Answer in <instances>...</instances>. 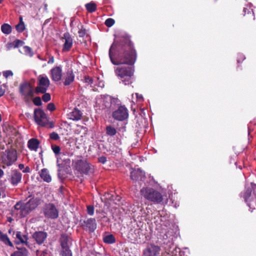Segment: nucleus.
I'll return each instance as SVG.
<instances>
[{
	"mask_svg": "<svg viewBox=\"0 0 256 256\" xmlns=\"http://www.w3.org/2000/svg\"><path fill=\"white\" fill-rule=\"evenodd\" d=\"M122 45L124 53L119 56L118 60H116L113 58L114 54L116 48V46L114 42L111 46L109 50V56L112 62L114 65L121 64H133L136 60V55L132 44L130 42L126 40V42H124V44Z\"/></svg>",
	"mask_w": 256,
	"mask_h": 256,
	"instance_id": "f257e3e1",
	"label": "nucleus"
},
{
	"mask_svg": "<svg viewBox=\"0 0 256 256\" xmlns=\"http://www.w3.org/2000/svg\"><path fill=\"white\" fill-rule=\"evenodd\" d=\"M40 200L37 198H31L28 202L24 203L17 202L14 206V208L20 211L22 217H24L34 210L39 204Z\"/></svg>",
	"mask_w": 256,
	"mask_h": 256,
	"instance_id": "f03ea898",
	"label": "nucleus"
},
{
	"mask_svg": "<svg viewBox=\"0 0 256 256\" xmlns=\"http://www.w3.org/2000/svg\"><path fill=\"white\" fill-rule=\"evenodd\" d=\"M134 72L132 68L124 66H119L115 69L116 75L122 80V82L125 85L132 83Z\"/></svg>",
	"mask_w": 256,
	"mask_h": 256,
	"instance_id": "7ed1b4c3",
	"label": "nucleus"
},
{
	"mask_svg": "<svg viewBox=\"0 0 256 256\" xmlns=\"http://www.w3.org/2000/svg\"><path fill=\"white\" fill-rule=\"evenodd\" d=\"M140 194L146 200L154 204H160L163 200L162 194L152 188H143L140 190Z\"/></svg>",
	"mask_w": 256,
	"mask_h": 256,
	"instance_id": "20e7f679",
	"label": "nucleus"
},
{
	"mask_svg": "<svg viewBox=\"0 0 256 256\" xmlns=\"http://www.w3.org/2000/svg\"><path fill=\"white\" fill-rule=\"evenodd\" d=\"M254 190V194H256V184L251 183L250 186H246L245 190L243 193L241 194V196L243 197L246 202L247 203L248 206L250 207L251 212L256 208V200H252L250 198L252 196V190Z\"/></svg>",
	"mask_w": 256,
	"mask_h": 256,
	"instance_id": "39448f33",
	"label": "nucleus"
},
{
	"mask_svg": "<svg viewBox=\"0 0 256 256\" xmlns=\"http://www.w3.org/2000/svg\"><path fill=\"white\" fill-rule=\"evenodd\" d=\"M74 168L80 174L86 175L94 172V168L86 160H78L76 161L74 164Z\"/></svg>",
	"mask_w": 256,
	"mask_h": 256,
	"instance_id": "423d86ee",
	"label": "nucleus"
},
{
	"mask_svg": "<svg viewBox=\"0 0 256 256\" xmlns=\"http://www.w3.org/2000/svg\"><path fill=\"white\" fill-rule=\"evenodd\" d=\"M17 159L16 152L13 148L6 150L2 155V160L4 164L3 168L5 166H11Z\"/></svg>",
	"mask_w": 256,
	"mask_h": 256,
	"instance_id": "0eeeda50",
	"label": "nucleus"
},
{
	"mask_svg": "<svg viewBox=\"0 0 256 256\" xmlns=\"http://www.w3.org/2000/svg\"><path fill=\"white\" fill-rule=\"evenodd\" d=\"M42 213L46 218L55 219L58 216V211L52 204H46L42 208Z\"/></svg>",
	"mask_w": 256,
	"mask_h": 256,
	"instance_id": "6e6552de",
	"label": "nucleus"
},
{
	"mask_svg": "<svg viewBox=\"0 0 256 256\" xmlns=\"http://www.w3.org/2000/svg\"><path fill=\"white\" fill-rule=\"evenodd\" d=\"M118 102L120 101L117 98H112L109 95L101 96L97 100V103L102 107V108H110L112 104H115Z\"/></svg>",
	"mask_w": 256,
	"mask_h": 256,
	"instance_id": "1a4fd4ad",
	"label": "nucleus"
},
{
	"mask_svg": "<svg viewBox=\"0 0 256 256\" xmlns=\"http://www.w3.org/2000/svg\"><path fill=\"white\" fill-rule=\"evenodd\" d=\"M50 85V81L46 76L40 75L38 78V86L36 88V92L45 93Z\"/></svg>",
	"mask_w": 256,
	"mask_h": 256,
	"instance_id": "9d476101",
	"label": "nucleus"
},
{
	"mask_svg": "<svg viewBox=\"0 0 256 256\" xmlns=\"http://www.w3.org/2000/svg\"><path fill=\"white\" fill-rule=\"evenodd\" d=\"M34 118L36 123L41 126H46L48 124L46 115L41 109L34 110Z\"/></svg>",
	"mask_w": 256,
	"mask_h": 256,
	"instance_id": "9b49d317",
	"label": "nucleus"
},
{
	"mask_svg": "<svg viewBox=\"0 0 256 256\" xmlns=\"http://www.w3.org/2000/svg\"><path fill=\"white\" fill-rule=\"evenodd\" d=\"M112 116L116 120H124L128 116V110L124 106H121L112 112Z\"/></svg>",
	"mask_w": 256,
	"mask_h": 256,
	"instance_id": "f8f14e48",
	"label": "nucleus"
},
{
	"mask_svg": "<svg viewBox=\"0 0 256 256\" xmlns=\"http://www.w3.org/2000/svg\"><path fill=\"white\" fill-rule=\"evenodd\" d=\"M20 92L26 100H28L33 96L34 92L32 88L30 85L27 82L22 84L20 85Z\"/></svg>",
	"mask_w": 256,
	"mask_h": 256,
	"instance_id": "ddd939ff",
	"label": "nucleus"
},
{
	"mask_svg": "<svg viewBox=\"0 0 256 256\" xmlns=\"http://www.w3.org/2000/svg\"><path fill=\"white\" fill-rule=\"evenodd\" d=\"M161 248L160 246L154 244H148L143 250L144 256H158Z\"/></svg>",
	"mask_w": 256,
	"mask_h": 256,
	"instance_id": "4468645a",
	"label": "nucleus"
},
{
	"mask_svg": "<svg viewBox=\"0 0 256 256\" xmlns=\"http://www.w3.org/2000/svg\"><path fill=\"white\" fill-rule=\"evenodd\" d=\"M22 174L17 170H14L11 172L8 176V180L14 186H16L22 180Z\"/></svg>",
	"mask_w": 256,
	"mask_h": 256,
	"instance_id": "2eb2a0df",
	"label": "nucleus"
},
{
	"mask_svg": "<svg viewBox=\"0 0 256 256\" xmlns=\"http://www.w3.org/2000/svg\"><path fill=\"white\" fill-rule=\"evenodd\" d=\"M130 178L134 181H143L145 178V173L140 168H135L130 172Z\"/></svg>",
	"mask_w": 256,
	"mask_h": 256,
	"instance_id": "dca6fc26",
	"label": "nucleus"
},
{
	"mask_svg": "<svg viewBox=\"0 0 256 256\" xmlns=\"http://www.w3.org/2000/svg\"><path fill=\"white\" fill-rule=\"evenodd\" d=\"M84 228L90 232H94L96 228V223L94 218H90L84 222Z\"/></svg>",
	"mask_w": 256,
	"mask_h": 256,
	"instance_id": "f3484780",
	"label": "nucleus"
},
{
	"mask_svg": "<svg viewBox=\"0 0 256 256\" xmlns=\"http://www.w3.org/2000/svg\"><path fill=\"white\" fill-rule=\"evenodd\" d=\"M51 78L54 82H58L61 80L62 76V70L60 66H56L50 70Z\"/></svg>",
	"mask_w": 256,
	"mask_h": 256,
	"instance_id": "a211bd4d",
	"label": "nucleus"
},
{
	"mask_svg": "<svg viewBox=\"0 0 256 256\" xmlns=\"http://www.w3.org/2000/svg\"><path fill=\"white\" fill-rule=\"evenodd\" d=\"M62 39L64 42L63 50H69L72 44V40L70 37V34L68 32L64 33L63 35Z\"/></svg>",
	"mask_w": 256,
	"mask_h": 256,
	"instance_id": "6ab92c4d",
	"label": "nucleus"
},
{
	"mask_svg": "<svg viewBox=\"0 0 256 256\" xmlns=\"http://www.w3.org/2000/svg\"><path fill=\"white\" fill-rule=\"evenodd\" d=\"M51 147L56 158L58 166H60L61 164V161L62 160V157L64 156L65 154L63 152H60V148L59 146L56 144H52Z\"/></svg>",
	"mask_w": 256,
	"mask_h": 256,
	"instance_id": "aec40b11",
	"label": "nucleus"
},
{
	"mask_svg": "<svg viewBox=\"0 0 256 256\" xmlns=\"http://www.w3.org/2000/svg\"><path fill=\"white\" fill-rule=\"evenodd\" d=\"M32 237L37 244H40L44 243L46 240L47 237V234L42 231L36 232L33 234Z\"/></svg>",
	"mask_w": 256,
	"mask_h": 256,
	"instance_id": "412c9836",
	"label": "nucleus"
},
{
	"mask_svg": "<svg viewBox=\"0 0 256 256\" xmlns=\"http://www.w3.org/2000/svg\"><path fill=\"white\" fill-rule=\"evenodd\" d=\"M68 116L70 118L73 120H78L82 118V113L78 109L74 108L69 114Z\"/></svg>",
	"mask_w": 256,
	"mask_h": 256,
	"instance_id": "4be33fe9",
	"label": "nucleus"
},
{
	"mask_svg": "<svg viewBox=\"0 0 256 256\" xmlns=\"http://www.w3.org/2000/svg\"><path fill=\"white\" fill-rule=\"evenodd\" d=\"M40 176L41 178L46 182H50L52 181V177L46 168L42 169L40 172Z\"/></svg>",
	"mask_w": 256,
	"mask_h": 256,
	"instance_id": "5701e85b",
	"label": "nucleus"
},
{
	"mask_svg": "<svg viewBox=\"0 0 256 256\" xmlns=\"http://www.w3.org/2000/svg\"><path fill=\"white\" fill-rule=\"evenodd\" d=\"M74 78V75L72 71H68L64 76V84L68 86L73 82Z\"/></svg>",
	"mask_w": 256,
	"mask_h": 256,
	"instance_id": "b1692460",
	"label": "nucleus"
},
{
	"mask_svg": "<svg viewBox=\"0 0 256 256\" xmlns=\"http://www.w3.org/2000/svg\"><path fill=\"white\" fill-rule=\"evenodd\" d=\"M28 144L30 149L36 151L39 146V142L36 138H32L28 141Z\"/></svg>",
	"mask_w": 256,
	"mask_h": 256,
	"instance_id": "393cba45",
	"label": "nucleus"
},
{
	"mask_svg": "<svg viewBox=\"0 0 256 256\" xmlns=\"http://www.w3.org/2000/svg\"><path fill=\"white\" fill-rule=\"evenodd\" d=\"M60 240V242L62 248L69 247V244L70 243V239L67 235H62Z\"/></svg>",
	"mask_w": 256,
	"mask_h": 256,
	"instance_id": "a878e982",
	"label": "nucleus"
},
{
	"mask_svg": "<svg viewBox=\"0 0 256 256\" xmlns=\"http://www.w3.org/2000/svg\"><path fill=\"white\" fill-rule=\"evenodd\" d=\"M0 240L6 244L10 246H13L12 242L10 241L8 236L2 234L1 232H0Z\"/></svg>",
	"mask_w": 256,
	"mask_h": 256,
	"instance_id": "bb28decb",
	"label": "nucleus"
},
{
	"mask_svg": "<svg viewBox=\"0 0 256 256\" xmlns=\"http://www.w3.org/2000/svg\"><path fill=\"white\" fill-rule=\"evenodd\" d=\"M16 238L20 241V242L22 244H25L27 245L28 238L26 235L22 234L21 232H18L16 234Z\"/></svg>",
	"mask_w": 256,
	"mask_h": 256,
	"instance_id": "cd10ccee",
	"label": "nucleus"
},
{
	"mask_svg": "<svg viewBox=\"0 0 256 256\" xmlns=\"http://www.w3.org/2000/svg\"><path fill=\"white\" fill-rule=\"evenodd\" d=\"M18 250L15 252L13 253L11 256H26L28 254V251L25 248H18Z\"/></svg>",
	"mask_w": 256,
	"mask_h": 256,
	"instance_id": "c85d7f7f",
	"label": "nucleus"
},
{
	"mask_svg": "<svg viewBox=\"0 0 256 256\" xmlns=\"http://www.w3.org/2000/svg\"><path fill=\"white\" fill-rule=\"evenodd\" d=\"M1 30L4 34H8L12 32V27L8 24H4L1 26Z\"/></svg>",
	"mask_w": 256,
	"mask_h": 256,
	"instance_id": "c756f323",
	"label": "nucleus"
},
{
	"mask_svg": "<svg viewBox=\"0 0 256 256\" xmlns=\"http://www.w3.org/2000/svg\"><path fill=\"white\" fill-rule=\"evenodd\" d=\"M85 6L87 10L90 12H93L96 9V4L93 2L86 4Z\"/></svg>",
	"mask_w": 256,
	"mask_h": 256,
	"instance_id": "7c9ffc66",
	"label": "nucleus"
},
{
	"mask_svg": "<svg viewBox=\"0 0 256 256\" xmlns=\"http://www.w3.org/2000/svg\"><path fill=\"white\" fill-rule=\"evenodd\" d=\"M104 242L106 244H113L115 242L116 240L114 236L112 234H109L105 236L103 238Z\"/></svg>",
	"mask_w": 256,
	"mask_h": 256,
	"instance_id": "2f4dec72",
	"label": "nucleus"
},
{
	"mask_svg": "<svg viewBox=\"0 0 256 256\" xmlns=\"http://www.w3.org/2000/svg\"><path fill=\"white\" fill-rule=\"evenodd\" d=\"M60 252L61 256H72V254L69 247L62 248Z\"/></svg>",
	"mask_w": 256,
	"mask_h": 256,
	"instance_id": "473e14b6",
	"label": "nucleus"
},
{
	"mask_svg": "<svg viewBox=\"0 0 256 256\" xmlns=\"http://www.w3.org/2000/svg\"><path fill=\"white\" fill-rule=\"evenodd\" d=\"M106 132L108 136H113L116 134V130L114 128L111 126H108L106 128Z\"/></svg>",
	"mask_w": 256,
	"mask_h": 256,
	"instance_id": "72a5a7b5",
	"label": "nucleus"
},
{
	"mask_svg": "<svg viewBox=\"0 0 256 256\" xmlns=\"http://www.w3.org/2000/svg\"><path fill=\"white\" fill-rule=\"evenodd\" d=\"M23 49L25 54L30 57L32 56L34 54L30 47L28 46H24Z\"/></svg>",
	"mask_w": 256,
	"mask_h": 256,
	"instance_id": "f704fd0d",
	"label": "nucleus"
},
{
	"mask_svg": "<svg viewBox=\"0 0 256 256\" xmlns=\"http://www.w3.org/2000/svg\"><path fill=\"white\" fill-rule=\"evenodd\" d=\"M16 30L18 32H22L26 28L24 24H18L16 26Z\"/></svg>",
	"mask_w": 256,
	"mask_h": 256,
	"instance_id": "c9c22d12",
	"label": "nucleus"
},
{
	"mask_svg": "<svg viewBox=\"0 0 256 256\" xmlns=\"http://www.w3.org/2000/svg\"><path fill=\"white\" fill-rule=\"evenodd\" d=\"M2 75L6 79H8L9 77H12L14 74L12 70H7L2 72Z\"/></svg>",
	"mask_w": 256,
	"mask_h": 256,
	"instance_id": "e433bc0d",
	"label": "nucleus"
},
{
	"mask_svg": "<svg viewBox=\"0 0 256 256\" xmlns=\"http://www.w3.org/2000/svg\"><path fill=\"white\" fill-rule=\"evenodd\" d=\"M114 20L112 18H108L105 21V24L108 26L110 27L112 26L114 24Z\"/></svg>",
	"mask_w": 256,
	"mask_h": 256,
	"instance_id": "4c0bfd02",
	"label": "nucleus"
},
{
	"mask_svg": "<svg viewBox=\"0 0 256 256\" xmlns=\"http://www.w3.org/2000/svg\"><path fill=\"white\" fill-rule=\"evenodd\" d=\"M50 95L48 93H44L42 96V99L44 102H48L50 100Z\"/></svg>",
	"mask_w": 256,
	"mask_h": 256,
	"instance_id": "58836bf2",
	"label": "nucleus"
},
{
	"mask_svg": "<svg viewBox=\"0 0 256 256\" xmlns=\"http://www.w3.org/2000/svg\"><path fill=\"white\" fill-rule=\"evenodd\" d=\"M62 160L61 161V164L58 166H62L63 165H64V164H70V158H65L64 157H62Z\"/></svg>",
	"mask_w": 256,
	"mask_h": 256,
	"instance_id": "ea45409f",
	"label": "nucleus"
},
{
	"mask_svg": "<svg viewBox=\"0 0 256 256\" xmlns=\"http://www.w3.org/2000/svg\"><path fill=\"white\" fill-rule=\"evenodd\" d=\"M88 214L90 216H92L94 214V207L92 206H87Z\"/></svg>",
	"mask_w": 256,
	"mask_h": 256,
	"instance_id": "a19ab883",
	"label": "nucleus"
},
{
	"mask_svg": "<svg viewBox=\"0 0 256 256\" xmlns=\"http://www.w3.org/2000/svg\"><path fill=\"white\" fill-rule=\"evenodd\" d=\"M34 104L36 106H39L42 104L41 98L40 97H36L33 100Z\"/></svg>",
	"mask_w": 256,
	"mask_h": 256,
	"instance_id": "79ce46f5",
	"label": "nucleus"
},
{
	"mask_svg": "<svg viewBox=\"0 0 256 256\" xmlns=\"http://www.w3.org/2000/svg\"><path fill=\"white\" fill-rule=\"evenodd\" d=\"M50 138L54 140H58L60 138V136L56 132H52L50 134Z\"/></svg>",
	"mask_w": 256,
	"mask_h": 256,
	"instance_id": "37998d69",
	"label": "nucleus"
},
{
	"mask_svg": "<svg viewBox=\"0 0 256 256\" xmlns=\"http://www.w3.org/2000/svg\"><path fill=\"white\" fill-rule=\"evenodd\" d=\"M24 44V42H22L20 40H16L14 42V44H15L14 47L16 48V47H18L20 46H22Z\"/></svg>",
	"mask_w": 256,
	"mask_h": 256,
	"instance_id": "c03bdc74",
	"label": "nucleus"
},
{
	"mask_svg": "<svg viewBox=\"0 0 256 256\" xmlns=\"http://www.w3.org/2000/svg\"><path fill=\"white\" fill-rule=\"evenodd\" d=\"M85 82L87 83L88 84H92L93 82V80L90 77L86 76L84 78Z\"/></svg>",
	"mask_w": 256,
	"mask_h": 256,
	"instance_id": "a18cd8bd",
	"label": "nucleus"
},
{
	"mask_svg": "<svg viewBox=\"0 0 256 256\" xmlns=\"http://www.w3.org/2000/svg\"><path fill=\"white\" fill-rule=\"evenodd\" d=\"M47 108L48 110L52 111L55 109V106L54 104L50 103L48 104Z\"/></svg>",
	"mask_w": 256,
	"mask_h": 256,
	"instance_id": "49530a36",
	"label": "nucleus"
},
{
	"mask_svg": "<svg viewBox=\"0 0 256 256\" xmlns=\"http://www.w3.org/2000/svg\"><path fill=\"white\" fill-rule=\"evenodd\" d=\"M86 34V30L84 29H80L78 30L79 36L83 37Z\"/></svg>",
	"mask_w": 256,
	"mask_h": 256,
	"instance_id": "de8ad7c7",
	"label": "nucleus"
},
{
	"mask_svg": "<svg viewBox=\"0 0 256 256\" xmlns=\"http://www.w3.org/2000/svg\"><path fill=\"white\" fill-rule=\"evenodd\" d=\"M99 162L102 164H104L106 161V158L104 156H101L99 158Z\"/></svg>",
	"mask_w": 256,
	"mask_h": 256,
	"instance_id": "09e8293b",
	"label": "nucleus"
},
{
	"mask_svg": "<svg viewBox=\"0 0 256 256\" xmlns=\"http://www.w3.org/2000/svg\"><path fill=\"white\" fill-rule=\"evenodd\" d=\"M5 92V90L2 88H0V97L2 96Z\"/></svg>",
	"mask_w": 256,
	"mask_h": 256,
	"instance_id": "8fccbe9b",
	"label": "nucleus"
},
{
	"mask_svg": "<svg viewBox=\"0 0 256 256\" xmlns=\"http://www.w3.org/2000/svg\"><path fill=\"white\" fill-rule=\"evenodd\" d=\"M54 62V58L53 57H52L51 58H50V59L48 61V64H52Z\"/></svg>",
	"mask_w": 256,
	"mask_h": 256,
	"instance_id": "3c124183",
	"label": "nucleus"
},
{
	"mask_svg": "<svg viewBox=\"0 0 256 256\" xmlns=\"http://www.w3.org/2000/svg\"><path fill=\"white\" fill-rule=\"evenodd\" d=\"M19 20H20L19 24H24L23 21L22 17V16H20Z\"/></svg>",
	"mask_w": 256,
	"mask_h": 256,
	"instance_id": "603ef678",
	"label": "nucleus"
},
{
	"mask_svg": "<svg viewBox=\"0 0 256 256\" xmlns=\"http://www.w3.org/2000/svg\"><path fill=\"white\" fill-rule=\"evenodd\" d=\"M136 98L138 99H140V98H142V95L141 94H138V93H136Z\"/></svg>",
	"mask_w": 256,
	"mask_h": 256,
	"instance_id": "864d4df0",
	"label": "nucleus"
},
{
	"mask_svg": "<svg viewBox=\"0 0 256 256\" xmlns=\"http://www.w3.org/2000/svg\"><path fill=\"white\" fill-rule=\"evenodd\" d=\"M30 172V168L26 167L24 170H23L24 172Z\"/></svg>",
	"mask_w": 256,
	"mask_h": 256,
	"instance_id": "5fc2aeb1",
	"label": "nucleus"
},
{
	"mask_svg": "<svg viewBox=\"0 0 256 256\" xmlns=\"http://www.w3.org/2000/svg\"><path fill=\"white\" fill-rule=\"evenodd\" d=\"M18 167L20 169L22 170L24 168V165L23 164H20Z\"/></svg>",
	"mask_w": 256,
	"mask_h": 256,
	"instance_id": "6e6d98bb",
	"label": "nucleus"
},
{
	"mask_svg": "<svg viewBox=\"0 0 256 256\" xmlns=\"http://www.w3.org/2000/svg\"><path fill=\"white\" fill-rule=\"evenodd\" d=\"M4 174V172L2 170L0 169V177L2 176Z\"/></svg>",
	"mask_w": 256,
	"mask_h": 256,
	"instance_id": "4d7b16f0",
	"label": "nucleus"
},
{
	"mask_svg": "<svg viewBox=\"0 0 256 256\" xmlns=\"http://www.w3.org/2000/svg\"><path fill=\"white\" fill-rule=\"evenodd\" d=\"M54 126V124L52 122L50 123V128H53Z\"/></svg>",
	"mask_w": 256,
	"mask_h": 256,
	"instance_id": "13d9d810",
	"label": "nucleus"
},
{
	"mask_svg": "<svg viewBox=\"0 0 256 256\" xmlns=\"http://www.w3.org/2000/svg\"><path fill=\"white\" fill-rule=\"evenodd\" d=\"M246 10H247V8H244V14L246 13Z\"/></svg>",
	"mask_w": 256,
	"mask_h": 256,
	"instance_id": "bf43d9fd",
	"label": "nucleus"
},
{
	"mask_svg": "<svg viewBox=\"0 0 256 256\" xmlns=\"http://www.w3.org/2000/svg\"><path fill=\"white\" fill-rule=\"evenodd\" d=\"M139 231H140V230H139V229H136V230H134V232H139Z\"/></svg>",
	"mask_w": 256,
	"mask_h": 256,
	"instance_id": "052dcab7",
	"label": "nucleus"
},
{
	"mask_svg": "<svg viewBox=\"0 0 256 256\" xmlns=\"http://www.w3.org/2000/svg\"><path fill=\"white\" fill-rule=\"evenodd\" d=\"M250 10H248V13L250 12Z\"/></svg>",
	"mask_w": 256,
	"mask_h": 256,
	"instance_id": "680f3d73",
	"label": "nucleus"
},
{
	"mask_svg": "<svg viewBox=\"0 0 256 256\" xmlns=\"http://www.w3.org/2000/svg\"><path fill=\"white\" fill-rule=\"evenodd\" d=\"M0 3H1V0H0Z\"/></svg>",
	"mask_w": 256,
	"mask_h": 256,
	"instance_id": "e2e57ef3",
	"label": "nucleus"
}]
</instances>
